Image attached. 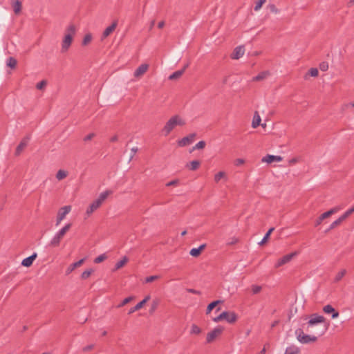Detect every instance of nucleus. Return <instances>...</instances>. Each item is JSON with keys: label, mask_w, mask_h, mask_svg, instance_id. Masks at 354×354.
<instances>
[{"label": "nucleus", "mask_w": 354, "mask_h": 354, "mask_svg": "<svg viewBox=\"0 0 354 354\" xmlns=\"http://www.w3.org/2000/svg\"><path fill=\"white\" fill-rule=\"evenodd\" d=\"M350 214H348V211H346L340 217L342 221H344L346 218H347Z\"/></svg>", "instance_id": "obj_52"}, {"label": "nucleus", "mask_w": 354, "mask_h": 354, "mask_svg": "<svg viewBox=\"0 0 354 354\" xmlns=\"http://www.w3.org/2000/svg\"><path fill=\"white\" fill-rule=\"evenodd\" d=\"M295 255V253H290V254L283 256L282 258H281L278 260L277 263L275 265V267L279 268V267L282 266L283 265L288 263Z\"/></svg>", "instance_id": "obj_12"}, {"label": "nucleus", "mask_w": 354, "mask_h": 354, "mask_svg": "<svg viewBox=\"0 0 354 354\" xmlns=\"http://www.w3.org/2000/svg\"><path fill=\"white\" fill-rule=\"evenodd\" d=\"M149 68L148 64H141L134 72V76L136 77H140L143 74H145Z\"/></svg>", "instance_id": "obj_20"}, {"label": "nucleus", "mask_w": 354, "mask_h": 354, "mask_svg": "<svg viewBox=\"0 0 354 354\" xmlns=\"http://www.w3.org/2000/svg\"><path fill=\"white\" fill-rule=\"evenodd\" d=\"M37 254L36 252H34L32 255H30V257H27V258H25L24 259H23V261H21V265L24 267H30L32 266L34 260L37 258Z\"/></svg>", "instance_id": "obj_18"}, {"label": "nucleus", "mask_w": 354, "mask_h": 354, "mask_svg": "<svg viewBox=\"0 0 354 354\" xmlns=\"http://www.w3.org/2000/svg\"><path fill=\"white\" fill-rule=\"evenodd\" d=\"M308 74L311 77H317L319 74V71L316 68H311L308 71Z\"/></svg>", "instance_id": "obj_46"}, {"label": "nucleus", "mask_w": 354, "mask_h": 354, "mask_svg": "<svg viewBox=\"0 0 354 354\" xmlns=\"http://www.w3.org/2000/svg\"><path fill=\"white\" fill-rule=\"evenodd\" d=\"M165 26V21H160L158 24V27L159 28H162Z\"/></svg>", "instance_id": "obj_61"}, {"label": "nucleus", "mask_w": 354, "mask_h": 354, "mask_svg": "<svg viewBox=\"0 0 354 354\" xmlns=\"http://www.w3.org/2000/svg\"><path fill=\"white\" fill-rule=\"evenodd\" d=\"M346 274V270L345 269L342 270L340 272H339L336 274V276L334 279V282L335 283L339 282L344 277V275Z\"/></svg>", "instance_id": "obj_30"}, {"label": "nucleus", "mask_w": 354, "mask_h": 354, "mask_svg": "<svg viewBox=\"0 0 354 354\" xmlns=\"http://www.w3.org/2000/svg\"><path fill=\"white\" fill-rule=\"evenodd\" d=\"M185 124V122L179 115H176L171 117L165 124L163 127L162 132L167 136L176 126H183Z\"/></svg>", "instance_id": "obj_2"}, {"label": "nucleus", "mask_w": 354, "mask_h": 354, "mask_svg": "<svg viewBox=\"0 0 354 354\" xmlns=\"http://www.w3.org/2000/svg\"><path fill=\"white\" fill-rule=\"evenodd\" d=\"M251 289H252V293L254 295H255V294H258L259 292H260V291L262 289V287L261 286H258V285H252L251 287Z\"/></svg>", "instance_id": "obj_40"}, {"label": "nucleus", "mask_w": 354, "mask_h": 354, "mask_svg": "<svg viewBox=\"0 0 354 354\" xmlns=\"http://www.w3.org/2000/svg\"><path fill=\"white\" fill-rule=\"evenodd\" d=\"M30 140V137L27 136L24 138L17 147L15 154L16 156H19L21 152L24 150V149L27 146L28 142Z\"/></svg>", "instance_id": "obj_16"}, {"label": "nucleus", "mask_w": 354, "mask_h": 354, "mask_svg": "<svg viewBox=\"0 0 354 354\" xmlns=\"http://www.w3.org/2000/svg\"><path fill=\"white\" fill-rule=\"evenodd\" d=\"M158 304V301H153V304L151 307L150 313L153 312L156 309Z\"/></svg>", "instance_id": "obj_50"}, {"label": "nucleus", "mask_w": 354, "mask_h": 354, "mask_svg": "<svg viewBox=\"0 0 354 354\" xmlns=\"http://www.w3.org/2000/svg\"><path fill=\"white\" fill-rule=\"evenodd\" d=\"M336 212V209L333 208L330 209L329 211H327L322 214H321L319 216L321 217V219L324 220L325 218L329 217L332 214Z\"/></svg>", "instance_id": "obj_33"}, {"label": "nucleus", "mask_w": 354, "mask_h": 354, "mask_svg": "<svg viewBox=\"0 0 354 354\" xmlns=\"http://www.w3.org/2000/svg\"><path fill=\"white\" fill-rule=\"evenodd\" d=\"M347 211H348V214L351 215V214H353L354 212V207L348 209Z\"/></svg>", "instance_id": "obj_64"}, {"label": "nucleus", "mask_w": 354, "mask_h": 354, "mask_svg": "<svg viewBox=\"0 0 354 354\" xmlns=\"http://www.w3.org/2000/svg\"><path fill=\"white\" fill-rule=\"evenodd\" d=\"M95 134L94 133H91L84 137V140L86 142L91 140L92 138H93L95 137Z\"/></svg>", "instance_id": "obj_49"}, {"label": "nucleus", "mask_w": 354, "mask_h": 354, "mask_svg": "<svg viewBox=\"0 0 354 354\" xmlns=\"http://www.w3.org/2000/svg\"><path fill=\"white\" fill-rule=\"evenodd\" d=\"M237 315L234 312L224 311L218 316L212 318L213 322H218L223 319H225L230 324L234 323L237 320Z\"/></svg>", "instance_id": "obj_6"}, {"label": "nucleus", "mask_w": 354, "mask_h": 354, "mask_svg": "<svg viewBox=\"0 0 354 354\" xmlns=\"http://www.w3.org/2000/svg\"><path fill=\"white\" fill-rule=\"evenodd\" d=\"M118 25V21H114L112 24L109 26H108L103 32L102 37L106 38L108 36H109L116 28Z\"/></svg>", "instance_id": "obj_19"}, {"label": "nucleus", "mask_w": 354, "mask_h": 354, "mask_svg": "<svg viewBox=\"0 0 354 354\" xmlns=\"http://www.w3.org/2000/svg\"><path fill=\"white\" fill-rule=\"evenodd\" d=\"M238 242V239L235 237H232L230 239V241L227 243L228 245H234Z\"/></svg>", "instance_id": "obj_56"}, {"label": "nucleus", "mask_w": 354, "mask_h": 354, "mask_svg": "<svg viewBox=\"0 0 354 354\" xmlns=\"http://www.w3.org/2000/svg\"><path fill=\"white\" fill-rule=\"evenodd\" d=\"M295 334L297 340L301 344H308L310 342H315L317 339V337L305 334L301 328H297Z\"/></svg>", "instance_id": "obj_5"}, {"label": "nucleus", "mask_w": 354, "mask_h": 354, "mask_svg": "<svg viewBox=\"0 0 354 354\" xmlns=\"http://www.w3.org/2000/svg\"><path fill=\"white\" fill-rule=\"evenodd\" d=\"M106 257H107L105 254H102L94 259V263H100L102 262L103 261H104L106 259Z\"/></svg>", "instance_id": "obj_39"}, {"label": "nucleus", "mask_w": 354, "mask_h": 354, "mask_svg": "<svg viewBox=\"0 0 354 354\" xmlns=\"http://www.w3.org/2000/svg\"><path fill=\"white\" fill-rule=\"evenodd\" d=\"M91 39H92V37L90 34L86 35L83 39L82 45H84V46L87 45L88 43L91 42Z\"/></svg>", "instance_id": "obj_42"}, {"label": "nucleus", "mask_w": 354, "mask_h": 354, "mask_svg": "<svg viewBox=\"0 0 354 354\" xmlns=\"http://www.w3.org/2000/svg\"><path fill=\"white\" fill-rule=\"evenodd\" d=\"M245 162V160L243 159H241V158H238L235 160L234 162V165L236 166H239L241 165H243V163Z\"/></svg>", "instance_id": "obj_51"}, {"label": "nucleus", "mask_w": 354, "mask_h": 354, "mask_svg": "<svg viewBox=\"0 0 354 354\" xmlns=\"http://www.w3.org/2000/svg\"><path fill=\"white\" fill-rule=\"evenodd\" d=\"M327 68H328V65H325V64H324V63H323V64H322L320 65V69H321L322 71H326V70L327 69Z\"/></svg>", "instance_id": "obj_60"}, {"label": "nucleus", "mask_w": 354, "mask_h": 354, "mask_svg": "<svg viewBox=\"0 0 354 354\" xmlns=\"http://www.w3.org/2000/svg\"><path fill=\"white\" fill-rule=\"evenodd\" d=\"M118 140V136H113L110 141L112 142H116Z\"/></svg>", "instance_id": "obj_63"}, {"label": "nucleus", "mask_w": 354, "mask_h": 354, "mask_svg": "<svg viewBox=\"0 0 354 354\" xmlns=\"http://www.w3.org/2000/svg\"><path fill=\"white\" fill-rule=\"evenodd\" d=\"M261 120L260 115H259V113L257 111H255L253 120L252 122V127L253 128H257V127H259L260 125Z\"/></svg>", "instance_id": "obj_24"}, {"label": "nucleus", "mask_w": 354, "mask_h": 354, "mask_svg": "<svg viewBox=\"0 0 354 354\" xmlns=\"http://www.w3.org/2000/svg\"><path fill=\"white\" fill-rule=\"evenodd\" d=\"M274 227L270 228L269 230L266 232V234L263 236V238L261 240V241L259 244L261 245H263L268 241V239H269L271 233L274 231Z\"/></svg>", "instance_id": "obj_32"}, {"label": "nucleus", "mask_w": 354, "mask_h": 354, "mask_svg": "<svg viewBox=\"0 0 354 354\" xmlns=\"http://www.w3.org/2000/svg\"><path fill=\"white\" fill-rule=\"evenodd\" d=\"M189 66V63H187L182 69L178 70L173 73L171 75H169V79L170 80H177L179 77L182 76V75L184 73L185 69Z\"/></svg>", "instance_id": "obj_17"}, {"label": "nucleus", "mask_w": 354, "mask_h": 354, "mask_svg": "<svg viewBox=\"0 0 354 354\" xmlns=\"http://www.w3.org/2000/svg\"><path fill=\"white\" fill-rule=\"evenodd\" d=\"M113 192L111 190H106L103 192H102L99 197L94 201L86 209V214L90 215L93 212H95L96 209H97L102 204V203L106 199V198L112 194Z\"/></svg>", "instance_id": "obj_3"}, {"label": "nucleus", "mask_w": 354, "mask_h": 354, "mask_svg": "<svg viewBox=\"0 0 354 354\" xmlns=\"http://www.w3.org/2000/svg\"><path fill=\"white\" fill-rule=\"evenodd\" d=\"M68 176V172L66 171L59 169L56 174V178L58 180H62L64 179Z\"/></svg>", "instance_id": "obj_28"}, {"label": "nucleus", "mask_w": 354, "mask_h": 354, "mask_svg": "<svg viewBox=\"0 0 354 354\" xmlns=\"http://www.w3.org/2000/svg\"><path fill=\"white\" fill-rule=\"evenodd\" d=\"M268 8L270 10V12H274V13H278L279 12V10L277 8L275 5H274V4H270L268 6Z\"/></svg>", "instance_id": "obj_48"}, {"label": "nucleus", "mask_w": 354, "mask_h": 354, "mask_svg": "<svg viewBox=\"0 0 354 354\" xmlns=\"http://www.w3.org/2000/svg\"><path fill=\"white\" fill-rule=\"evenodd\" d=\"M299 351L298 348L295 346H290L286 349L284 354H299Z\"/></svg>", "instance_id": "obj_31"}, {"label": "nucleus", "mask_w": 354, "mask_h": 354, "mask_svg": "<svg viewBox=\"0 0 354 354\" xmlns=\"http://www.w3.org/2000/svg\"><path fill=\"white\" fill-rule=\"evenodd\" d=\"M323 311L326 314H332V319H336L339 317V313L330 304L323 308Z\"/></svg>", "instance_id": "obj_14"}, {"label": "nucleus", "mask_w": 354, "mask_h": 354, "mask_svg": "<svg viewBox=\"0 0 354 354\" xmlns=\"http://www.w3.org/2000/svg\"><path fill=\"white\" fill-rule=\"evenodd\" d=\"M223 301L222 300H216L211 302L207 307L206 314L208 315L211 313V311L219 304H222Z\"/></svg>", "instance_id": "obj_23"}, {"label": "nucleus", "mask_w": 354, "mask_h": 354, "mask_svg": "<svg viewBox=\"0 0 354 354\" xmlns=\"http://www.w3.org/2000/svg\"><path fill=\"white\" fill-rule=\"evenodd\" d=\"M322 221L323 220L321 219V217L319 216L315 221V226L319 225L322 223Z\"/></svg>", "instance_id": "obj_59"}, {"label": "nucleus", "mask_w": 354, "mask_h": 354, "mask_svg": "<svg viewBox=\"0 0 354 354\" xmlns=\"http://www.w3.org/2000/svg\"><path fill=\"white\" fill-rule=\"evenodd\" d=\"M138 151V148L137 147H133L131 149V155L130 156V159L129 160H131L133 157L134 156V155L136 154V153Z\"/></svg>", "instance_id": "obj_57"}, {"label": "nucleus", "mask_w": 354, "mask_h": 354, "mask_svg": "<svg viewBox=\"0 0 354 354\" xmlns=\"http://www.w3.org/2000/svg\"><path fill=\"white\" fill-rule=\"evenodd\" d=\"M206 247V245L205 244H202L198 248H197L199 251L201 252L202 250Z\"/></svg>", "instance_id": "obj_62"}, {"label": "nucleus", "mask_w": 354, "mask_h": 354, "mask_svg": "<svg viewBox=\"0 0 354 354\" xmlns=\"http://www.w3.org/2000/svg\"><path fill=\"white\" fill-rule=\"evenodd\" d=\"M270 73L268 71H262L259 73L257 75L252 77L253 82H259L265 80L268 75Z\"/></svg>", "instance_id": "obj_22"}, {"label": "nucleus", "mask_w": 354, "mask_h": 354, "mask_svg": "<svg viewBox=\"0 0 354 354\" xmlns=\"http://www.w3.org/2000/svg\"><path fill=\"white\" fill-rule=\"evenodd\" d=\"M266 0H257L256 5L254 6V10L258 11L261 9L263 4L266 2Z\"/></svg>", "instance_id": "obj_41"}, {"label": "nucleus", "mask_w": 354, "mask_h": 354, "mask_svg": "<svg viewBox=\"0 0 354 354\" xmlns=\"http://www.w3.org/2000/svg\"><path fill=\"white\" fill-rule=\"evenodd\" d=\"M12 8L15 14H19L21 10V3L19 0H16L12 3Z\"/></svg>", "instance_id": "obj_27"}, {"label": "nucleus", "mask_w": 354, "mask_h": 354, "mask_svg": "<svg viewBox=\"0 0 354 354\" xmlns=\"http://www.w3.org/2000/svg\"><path fill=\"white\" fill-rule=\"evenodd\" d=\"M177 183H178V181H177V180H171V181H170V182L167 183L166 184V185H167V186H171V185H176V184H177Z\"/></svg>", "instance_id": "obj_58"}, {"label": "nucleus", "mask_w": 354, "mask_h": 354, "mask_svg": "<svg viewBox=\"0 0 354 354\" xmlns=\"http://www.w3.org/2000/svg\"><path fill=\"white\" fill-rule=\"evenodd\" d=\"M46 85V81L45 80H42L41 82H39V83L37 84L36 85V88L37 89H42Z\"/></svg>", "instance_id": "obj_47"}, {"label": "nucleus", "mask_w": 354, "mask_h": 354, "mask_svg": "<svg viewBox=\"0 0 354 354\" xmlns=\"http://www.w3.org/2000/svg\"><path fill=\"white\" fill-rule=\"evenodd\" d=\"M75 32L76 28L73 24H71L66 28L65 35L62 41V53H65L68 51L72 44L73 37L75 36Z\"/></svg>", "instance_id": "obj_1"}, {"label": "nucleus", "mask_w": 354, "mask_h": 354, "mask_svg": "<svg viewBox=\"0 0 354 354\" xmlns=\"http://www.w3.org/2000/svg\"><path fill=\"white\" fill-rule=\"evenodd\" d=\"M196 137V133H190L189 135L183 138L181 140H178V144L180 147H185L189 144H191Z\"/></svg>", "instance_id": "obj_10"}, {"label": "nucleus", "mask_w": 354, "mask_h": 354, "mask_svg": "<svg viewBox=\"0 0 354 354\" xmlns=\"http://www.w3.org/2000/svg\"><path fill=\"white\" fill-rule=\"evenodd\" d=\"M71 206L66 205L61 207L57 213L55 225L58 226L61 223L62 221L64 219L66 216L71 212Z\"/></svg>", "instance_id": "obj_8"}, {"label": "nucleus", "mask_w": 354, "mask_h": 354, "mask_svg": "<svg viewBox=\"0 0 354 354\" xmlns=\"http://www.w3.org/2000/svg\"><path fill=\"white\" fill-rule=\"evenodd\" d=\"M93 272V270L90 268L85 271H84L81 274L82 279H88L91 274Z\"/></svg>", "instance_id": "obj_35"}, {"label": "nucleus", "mask_w": 354, "mask_h": 354, "mask_svg": "<svg viewBox=\"0 0 354 354\" xmlns=\"http://www.w3.org/2000/svg\"><path fill=\"white\" fill-rule=\"evenodd\" d=\"M342 221H341V219L339 218H337V220H335L334 222H333L329 228L326 231V232H328L329 230L336 227L337 225H340V223H342Z\"/></svg>", "instance_id": "obj_37"}, {"label": "nucleus", "mask_w": 354, "mask_h": 354, "mask_svg": "<svg viewBox=\"0 0 354 354\" xmlns=\"http://www.w3.org/2000/svg\"><path fill=\"white\" fill-rule=\"evenodd\" d=\"M160 278V276L159 275H152V276H149V277H147L146 279H145V282L146 283H151L156 279H158Z\"/></svg>", "instance_id": "obj_45"}, {"label": "nucleus", "mask_w": 354, "mask_h": 354, "mask_svg": "<svg viewBox=\"0 0 354 354\" xmlns=\"http://www.w3.org/2000/svg\"><path fill=\"white\" fill-rule=\"evenodd\" d=\"M325 318L322 315H319L318 314H313L310 317V319L306 323V330L308 332H310V328H313L314 326L324 323Z\"/></svg>", "instance_id": "obj_7"}, {"label": "nucleus", "mask_w": 354, "mask_h": 354, "mask_svg": "<svg viewBox=\"0 0 354 354\" xmlns=\"http://www.w3.org/2000/svg\"><path fill=\"white\" fill-rule=\"evenodd\" d=\"M222 178L226 179V174L224 171H219L214 176V181L216 183H218Z\"/></svg>", "instance_id": "obj_34"}, {"label": "nucleus", "mask_w": 354, "mask_h": 354, "mask_svg": "<svg viewBox=\"0 0 354 354\" xmlns=\"http://www.w3.org/2000/svg\"><path fill=\"white\" fill-rule=\"evenodd\" d=\"M205 142L203 141V140H201L200 142H198L194 147H193V150L194 149H203L205 147Z\"/></svg>", "instance_id": "obj_43"}, {"label": "nucleus", "mask_w": 354, "mask_h": 354, "mask_svg": "<svg viewBox=\"0 0 354 354\" xmlns=\"http://www.w3.org/2000/svg\"><path fill=\"white\" fill-rule=\"evenodd\" d=\"M85 261V259L83 258L82 259H80V261H77V262H75L72 264H71L68 268H67L66 271V274H69L71 272H72L75 268L81 266L84 262Z\"/></svg>", "instance_id": "obj_21"}, {"label": "nucleus", "mask_w": 354, "mask_h": 354, "mask_svg": "<svg viewBox=\"0 0 354 354\" xmlns=\"http://www.w3.org/2000/svg\"><path fill=\"white\" fill-rule=\"evenodd\" d=\"M201 165L200 161L198 160H193L190 162L189 163L187 164L186 167L192 171L196 170Z\"/></svg>", "instance_id": "obj_25"}, {"label": "nucleus", "mask_w": 354, "mask_h": 354, "mask_svg": "<svg viewBox=\"0 0 354 354\" xmlns=\"http://www.w3.org/2000/svg\"><path fill=\"white\" fill-rule=\"evenodd\" d=\"M187 291L192 294L201 295V292L195 289L188 288L187 289Z\"/></svg>", "instance_id": "obj_54"}, {"label": "nucleus", "mask_w": 354, "mask_h": 354, "mask_svg": "<svg viewBox=\"0 0 354 354\" xmlns=\"http://www.w3.org/2000/svg\"><path fill=\"white\" fill-rule=\"evenodd\" d=\"M71 223H68L61 230H59L51 239L50 243V245L53 247L58 246L61 240L63 239L66 233L71 229Z\"/></svg>", "instance_id": "obj_4"}, {"label": "nucleus", "mask_w": 354, "mask_h": 354, "mask_svg": "<svg viewBox=\"0 0 354 354\" xmlns=\"http://www.w3.org/2000/svg\"><path fill=\"white\" fill-rule=\"evenodd\" d=\"M190 333L192 334H197L198 335L201 333V329L196 324H192Z\"/></svg>", "instance_id": "obj_38"}, {"label": "nucleus", "mask_w": 354, "mask_h": 354, "mask_svg": "<svg viewBox=\"0 0 354 354\" xmlns=\"http://www.w3.org/2000/svg\"><path fill=\"white\" fill-rule=\"evenodd\" d=\"M244 53H245L244 46H239L234 49V51L231 55V58L233 59H239L244 55Z\"/></svg>", "instance_id": "obj_11"}, {"label": "nucleus", "mask_w": 354, "mask_h": 354, "mask_svg": "<svg viewBox=\"0 0 354 354\" xmlns=\"http://www.w3.org/2000/svg\"><path fill=\"white\" fill-rule=\"evenodd\" d=\"M150 296L147 295L145 297L144 299H142L141 301L138 303L134 307L131 308L129 310V314L131 315L136 312V310H140L143 307V306L149 300Z\"/></svg>", "instance_id": "obj_13"}, {"label": "nucleus", "mask_w": 354, "mask_h": 354, "mask_svg": "<svg viewBox=\"0 0 354 354\" xmlns=\"http://www.w3.org/2000/svg\"><path fill=\"white\" fill-rule=\"evenodd\" d=\"M128 261V258L127 257H124L120 261H118L115 266V269L118 270L123 267L127 262Z\"/></svg>", "instance_id": "obj_29"}, {"label": "nucleus", "mask_w": 354, "mask_h": 354, "mask_svg": "<svg viewBox=\"0 0 354 354\" xmlns=\"http://www.w3.org/2000/svg\"><path fill=\"white\" fill-rule=\"evenodd\" d=\"M133 299H134V297H133V296H130V297L125 298L124 299L122 300V301L120 304L118 305V308H121V307L124 306V305H126L128 303H129L130 301H131Z\"/></svg>", "instance_id": "obj_36"}, {"label": "nucleus", "mask_w": 354, "mask_h": 354, "mask_svg": "<svg viewBox=\"0 0 354 354\" xmlns=\"http://www.w3.org/2000/svg\"><path fill=\"white\" fill-rule=\"evenodd\" d=\"M17 61L15 58L10 57L6 62L7 66L11 68H15L17 66Z\"/></svg>", "instance_id": "obj_26"}, {"label": "nucleus", "mask_w": 354, "mask_h": 354, "mask_svg": "<svg viewBox=\"0 0 354 354\" xmlns=\"http://www.w3.org/2000/svg\"><path fill=\"white\" fill-rule=\"evenodd\" d=\"M201 252L199 251L198 248H192L189 252L190 255L194 257H198L201 254Z\"/></svg>", "instance_id": "obj_44"}, {"label": "nucleus", "mask_w": 354, "mask_h": 354, "mask_svg": "<svg viewBox=\"0 0 354 354\" xmlns=\"http://www.w3.org/2000/svg\"><path fill=\"white\" fill-rule=\"evenodd\" d=\"M224 328L222 326H217L214 328L211 332L207 335L206 342L207 344L212 343L214 339L221 335Z\"/></svg>", "instance_id": "obj_9"}, {"label": "nucleus", "mask_w": 354, "mask_h": 354, "mask_svg": "<svg viewBox=\"0 0 354 354\" xmlns=\"http://www.w3.org/2000/svg\"><path fill=\"white\" fill-rule=\"evenodd\" d=\"M283 160L280 156L267 155L262 158V162L267 163H272L273 162H280Z\"/></svg>", "instance_id": "obj_15"}, {"label": "nucleus", "mask_w": 354, "mask_h": 354, "mask_svg": "<svg viewBox=\"0 0 354 354\" xmlns=\"http://www.w3.org/2000/svg\"><path fill=\"white\" fill-rule=\"evenodd\" d=\"M350 214H348V211H346L340 217L342 221H344L346 218H347Z\"/></svg>", "instance_id": "obj_53"}, {"label": "nucleus", "mask_w": 354, "mask_h": 354, "mask_svg": "<svg viewBox=\"0 0 354 354\" xmlns=\"http://www.w3.org/2000/svg\"><path fill=\"white\" fill-rule=\"evenodd\" d=\"M94 348V344H90L83 348V351L87 352Z\"/></svg>", "instance_id": "obj_55"}]
</instances>
